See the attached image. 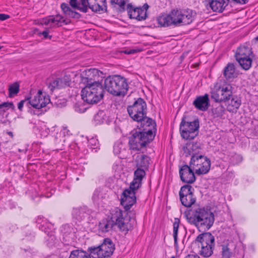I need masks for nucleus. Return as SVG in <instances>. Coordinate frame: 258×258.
<instances>
[{"instance_id":"680f3d73","label":"nucleus","mask_w":258,"mask_h":258,"mask_svg":"<svg viewBox=\"0 0 258 258\" xmlns=\"http://www.w3.org/2000/svg\"><path fill=\"white\" fill-rule=\"evenodd\" d=\"M171 258H175V257H174V256H173L171 257Z\"/></svg>"},{"instance_id":"5701e85b","label":"nucleus","mask_w":258,"mask_h":258,"mask_svg":"<svg viewBox=\"0 0 258 258\" xmlns=\"http://www.w3.org/2000/svg\"><path fill=\"white\" fill-rule=\"evenodd\" d=\"M92 213V211L86 206L74 208L73 210V215L78 220H82L90 215Z\"/></svg>"},{"instance_id":"dca6fc26","label":"nucleus","mask_w":258,"mask_h":258,"mask_svg":"<svg viewBox=\"0 0 258 258\" xmlns=\"http://www.w3.org/2000/svg\"><path fill=\"white\" fill-rule=\"evenodd\" d=\"M148 8L147 4H145L142 7H135L131 4H128L126 6V10L130 19L141 21L147 18V11Z\"/></svg>"},{"instance_id":"412c9836","label":"nucleus","mask_w":258,"mask_h":258,"mask_svg":"<svg viewBox=\"0 0 258 258\" xmlns=\"http://www.w3.org/2000/svg\"><path fill=\"white\" fill-rule=\"evenodd\" d=\"M193 104L198 109L203 111H206L209 106L208 95L205 94L204 96L197 97L194 101Z\"/></svg>"},{"instance_id":"39448f33","label":"nucleus","mask_w":258,"mask_h":258,"mask_svg":"<svg viewBox=\"0 0 258 258\" xmlns=\"http://www.w3.org/2000/svg\"><path fill=\"white\" fill-rule=\"evenodd\" d=\"M193 243L201 246L200 254L205 257H208L213 253L215 247V237L210 232H205L199 234Z\"/></svg>"},{"instance_id":"1a4fd4ad","label":"nucleus","mask_w":258,"mask_h":258,"mask_svg":"<svg viewBox=\"0 0 258 258\" xmlns=\"http://www.w3.org/2000/svg\"><path fill=\"white\" fill-rule=\"evenodd\" d=\"M235 56L236 60L243 69L247 70L251 67V56H252V52L249 45L244 44L238 47Z\"/></svg>"},{"instance_id":"20e7f679","label":"nucleus","mask_w":258,"mask_h":258,"mask_svg":"<svg viewBox=\"0 0 258 258\" xmlns=\"http://www.w3.org/2000/svg\"><path fill=\"white\" fill-rule=\"evenodd\" d=\"M104 89L115 96H124L128 89L126 79L119 75L106 78L104 80Z\"/></svg>"},{"instance_id":"ddd939ff","label":"nucleus","mask_w":258,"mask_h":258,"mask_svg":"<svg viewBox=\"0 0 258 258\" xmlns=\"http://www.w3.org/2000/svg\"><path fill=\"white\" fill-rule=\"evenodd\" d=\"M102 72L96 69L85 70L81 75V83L85 86L102 84Z\"/></svg>"},{"instance_id":"423d86ee","label":"nucleus","mask_w":258,"mask_h":258,"mask_svg":"<svg viewBox=\"0 0 258 258\" xmlns=\"http://www.w3.org/2000/svg\"><path fill=\"white\" fill-rule=\"evenodd\" d=\"M104 89L102 84L84 86L81 91L82 99L88 104L98 103L104 97Z\"/></svg>"},{"instance_id":"0eeeda50","label":"nucleus","mask_w":258,"mask_h":258,"mask_svg":"<svg viewBox=\"0 0 258 258\" xmlns=\"http://www.w3.org/2000/svg\"><path fill=\"white\" fill-rule=\"evenodd\" d=\"M114 248V244L112 240L109 238H105L100 245L90 247L88 251L93 258H106L112 254Z\"/></svg>"},{"instance_id":"aec40b11","label":"nucleus","mask_w":258,"mask_h":258,"mask_svg":"<svg viewBox=\"0 0 258 258\" xmlns=\"http://www.w3.org/2000/svg\"><path fill=\"white\" fill-rule=\"evenodd\" d=\"M89 8L93 12H107L106 0H86Z\"/></svg>"},{"instance_id":"a211bd4d","label":"nucleus","mask_w":258,"mask_h":258,"mask_svg":"<svg viewBox=\"0 0 258 258\" xmlns=\"http://www.w3.org/2000/svg\"><path fill=\"white\" fill-rule=\"evenodd\" d=\"M201 144L198 141H188L182 147L183 154L185 156H198L200 155V152L202 150Z\"/></svg>"},{"instance_id":"49530a36","label":"nucleus","mask_w":258,"mask_h":258,"mask_svg":"<svg viewBox=\"0 0 258 258\" xmlns=\"http://www.w3.org/2000/svg\"><path fill=\"white\" fill-rule=\"evenodd\" d=\"M74 108L75 111L79 113L84 112L85 110L84 108H81V106L79 104H75Z\"/></svg>"},{"instance_id":"f8f14e48","label":"nucleus","mask_w":258,"mask_h":258,"mask_svg":"<svg viewBox=\"0 0 258 258\" xmlns=\"http://www.w3.org/2000/svg\"><path fill=\"white\" fill-rule=\"evenodd\" d=\"M136 201V194H132L127 190H123L120 197V204L124 209L122 212H126L127 216L130 218V222L133 223V225L135 220V213L130 210Z\"/></svg>"},{"instance_id":"a878e982","label":"nucleus","mask_w":258,"mask_h":258,"mask_svg":"<svg viewBox=\"0 0 258 258\" xmlns=\"http://www.w3.org/2000/svg\"><path fill=\"white\" fill-rule=\"evenodd\" d=\"M223 75L227 80H230L236 78L237 74L235 73L234 64L232 63H228L224 69Z\"/></svg>"},{"instance_id":"de8ad7c7","label":"nucleus","mask_w":258,"mask_h":258,"mask_svg":"<svg viewBox=\"0 0 258 258\" xmlns=\"http://www.w3.org/2000/svg\"><path fill=\"white\" fill-rule=\"evenodd\" d=\"M70 5L74 9H77L79 7L77 5V0H70Z\"/></svg>"},{"instance_id":"6e6552de","label":"nucleus","mask_w":258,"mask_h":258,"mask_svg":"<svg viewBox=\"0 0 258 258\" xmlns=\"http://www.w3.org/2000/svg\"><path fill=\"white\" fill-rule=\"evenodd\" d=\"M211 98L217 102L226 101L230 99L232 94V87L230 84L216 83L212 88Z\"/></svg>"},{"instance_id":"6ab92c4d","label":"nucleus","mask_w":258,"mask_h":258,"mask_svg":"<svg viewBox=\"0 0 258 258\" xmlns=\"http://www.w3.org/2000/svg\"><path fill=\"white\" fill-rule=\"evenodd\" d=\"M71 79L69 76L66 75L62 77L57 78L51 81L48 86L51 91L56 89H61L70 86Z\"/></svg>"},{"instance_id":"7ed1b4c3","label":"nucleus","mask_w":258,"mask_h":258,"mask_svg":"<svg viewBox=\"0 0 258 258\" xmlns=\"http://www.w3.org/2000/svg\"><path fill=\"white\" fill-rule=\"evenodd\" d=\"M126 212H122L118 208L112 210L111 218L101 220L99 224V230L102 232L110 231L114 225L117 226L122 231L127 232L133 228V223L130 222V218Z\"/></svg>"},{"instance_id":"09e8293b","label":"nucleus","mask_w":258,"mask_h":258,"mask_svg":"<svg viewBox=\"0 0 258 258\" xmlns=\"http://www.w3.org/2000/svg\"><path fill=\"white\" fill-rule=\"evenodd\" d=\"M48 33H49L48 30H45L43 31L42 32H41L40 34L43 36L44 38H49V39H51V36H49Z\"/></svg>"},{"instance_id":"13d9d810","label":"nucleus","mask_w":258,"mask_h":258,"mask_svg":"<svg viewBox=\"0 0 258 258\" xmlns=\"http://www.w3.org/2000/svg\"><path fill=\"white\" fill-rule=\"evenodd\" d=\"M116 148V146H114V152H115Z\"/></svg>"},{"instance_id":"bb28decb","label":"nucleus","mask_w":258,"mask_h":258,"mask_svg":"<svg viewBox=\"0 0 258 258\" xmlns=\"http://www.w3.org/2000/svg\"><path fill=\"white\" fill-rule=\"evenodd\" d=\"M150 158L145 155L141 154L137 156L136 162L138 167L148 169L150 164Z\"/></svg>"},{"instance_id":"37998d69","label":"nucleus","mask_w":258,"mask_h":258,"mask_svg":"<svg viewBox=\"0 0 258 258\" xmlns=\"http://www.w3.org/2000/svg\"><path fill=\"white\" fill-rule=\"evenodd\" d=\"M89 145L92 148H95L98 144V141L96 138H92L88 140Z\"/></svg>"},{"instance_id":"3c124183","label":"nucleus","mask_w":258,"mask_h":258,"mask_svg":"<svg viewBox=\"0 0 258 258\" xmlns=\"http://www.w3.org/2000/svg\"><path fill=\"white\" fill-rule=\"evenodd\" d=\"M9 18V16L8 15L0 14V20L4 21L7 20Z\"/></svg>"},{"instance_id":"393cba45","label":"nucleus","mask_w":258,"mask_h":258,"mask_svg":"<svg viewBox=\"0 0 258 258\" xmlns=\"http://www.w3.org/2000/svg\"><path fill=\"white\" fill-rule=\"evenodd\" d=\"M229 0H213L210 6L214 12H222L228 4Z\"/></svg>"},{"instance_id":"e433bc0d","label":"nucleus","mask_w":258,"mask_h":258,"mask_svg":"<svg viewBox=\"0 0 258 258\" xmlns=\"http://www.w3.org/2000/svg\"><path fill=\"white\" fill-rule=\"evenodd\" d=\"M10 108L13 109L15 108V106L12 102H4L0 104V114L2 112H5Z\"/></svg>"},{"instance_id":"58836bf2","label":"nucleus","mask_w":258,"mask_h":258,"mask_svg":"<svg viewBox=\"0 0 258 258\" xmlns=\"http://www.w3.org/2000/svg\"><path fill=\"white\" fill-rule=\"evenodd\" d=\"M81 1V6H79L78 8V9L80 11L86 13L88 11V9L89 8L88 5L87 4L86 0H80Z\"/></svg>"},{"instance_id":"6e6d98bb","label":"nucleus","mask_w":258,"mask_h":258,"mask_svg":"<svg viewBox=\"0 0 258 258\" xmlns=\"http://www.w3.org/2000/svg\"><path fill=\"white\" fill-rule=\"evenodd\" d=\"M7 134L10 136L11 137H13V133L12 132H8L7 133Z\"/></svg>"},{"instance_id":"7c9ffc66","label":"nucleus","mask_w":258,"mask_h":258,"mask_svg":"<svg viewBox=\"0 0 258 258\" xmlns=\"http://www.w3.org/2000/svg\"><path fill=\"white\" fill-rule=\"evenodd\" d=\"M141 186L142 181L133 179V180L130 183V187L124 190H127L132 194H136L138 189H139Z\"/></svg>"},{"instance_id":"9b49d317","label":"nucleus","mask_w":258,"mask_h":258,"mask_svg":"<svg viewBox=\"0 0 258 258\" xmlns=\"http://www.w3.org/2000/svg\"><path fill=\"white\" fill-rule=\"evenodd\" d=\"M190 166L198 175L205 174L210 170L211 167L210 160L205 156L201 154L191 157Z\"/></svg>"},{"instance_id":"ea45409f","label":"nucleus","mask_w":258,"mask_h":258,"mask_svg":"<svg viewBox=\"0 0 258 258\" xmlns=\"http://www.w3.org/2000/svg\"><path fill=\"white\" fill-rule=\"evenodd\" d=\"M41 23L42 25H48L50 24V27H54L53 21L52 19V16H49L48 17L43 19L41 20Z\"/></svg>"},{"instance_id":"c85d7f7f","label":"nucleus","mask_w":258,"mask_h":258,"mask_svg":"<svg viewBox=\"0 0 258 258\" xmlns=\"http://www.w3.org/2000/svg\"><path fill=\"white\" fill-rule=\"evenodd\" d=\"M90 253H88L82 249H76L71 251L69 258H91Z\"/></svg>"},{"instance_id":"4c0bfd02","label":"nucleus","mask_w":258,"mask_h":258,"mask_svg":"<svg viewBox=\"0 0 258 258\" xmlns=\"http://www.w3.org/2000/svg\"><path fill=\"white\" fill-rule=\"evenodd\" d=\"M52 19L53 21L54 26L56 25L57 27L61 26L59 23H65V20L63 19V17L60 15H57L55 17L52 16Z\"/></svg>"},{"instance_id":"4d7b16f0","label":"nucleus","mask_w":258,"mask_h":258,"mask_svg":"<svg viewBox=\"0 0 258 258\" xmlns=\"http://www.w3.org/2000/svg\"><path fill=\"white\" fill-rule=\"evenodd\" d=\"M255 41H258V36H257V37H256L255 38Z\"/></svg>"},{"instance_id":"f3484780","label":"nucleus","mask_w":258,"mask_h":258,"mask_svg":"<svg viewBox=\"0 0 258 258\" xmlns=\"http://www.w3.org/2000/svg\"><path fill=\"white\" fill-rule=\"evenodd\" d=\"M194 171L195 170L190 165L181 166L179 171L181 180L183 182L188 184L194 183L196 179Z\"/></svg>"},{"instance_id":"cd10ccee","label":"nucleus","mask_w":258,"mask_h":258,"mask_svg":"<svg viewBox=\"0 0 258 258\" xmlns=\"http://www.w3.org/2000/svg\"><path fill=\"white\" fill-rule=\"evenodd\" d=\"M230 103L227 105V109L230 112H236L241 104V100L236 96H231Z\"/></svg>"},{"instance_id":"c9c22d12","label":"nucleus","mask_w":258,"mask_h":258,"mask_svg":"<svg viewBox=\"0 0 258 258\" xmlns=\"http://www.w3.org/2000/svg\"><path fill=\"white\" fill-rule=\"evenodd\" d=\"M19 85L17 83H15L9 87V96L12 97L13 95L17 94L19 92Z\"/></svg>"},{"instance_id":"4468645a","label":"nucleus","mask_w":258,"mask_h":258,"mask_svg":"<svg viewBox=\"0 0 258 258\" xmlns=\"http://www.w3.org/2000/svg\"><path fill=\"white\" fill-rule=\"evenodd\" d=\"M172 14L175 17L174 22L177 25H187L194 20L197 13L192 10H173Z\"/></svg>"},{"instance_id":"f257e3e1","label":"nucleus","mask_w":258,"mask_h":258,"mask_svg":"<svg viewBox=\"0 0 258 258\" xmlns=\"http://www.w3.org/2000/svg\"><path fill=\"white\" fill-rule=\"evenodd\" d=\"M147 110L146 102L141 98H138L133 105L127 107L130 116L139 122L137 128L131 132L129 138L130 147L133 150H141L155 137L156 123L154 120L147 117Z\"/></svg>"},{"instance_id":"c03bdc74","label":"nucleus","mask_w":258,"mask_h":258,"mask_svg":"<svg viewBox=\"0 0 258 258\" xmlns=\"http://www.w3.org/2000/svg\"><path fill=\"white\" fill-rule=\"evenodd\" d=\"M68 16L73 18L79 19L80 18L81 15L79 13L72 10Z\"/></svg>"},{"instance_id":"052dcab7","label":"nucleus","mask_w":258,"mask_h":258,"mask_svg":"<svg viewBox=\"0 0 258 258\" xmlns=\"http://www.w3.org/2000/svg\"><path fill=\"white\" fill-rule=\"evenodd\" d=\"M2 48V46H0V50Z\"/></svg>"},{"instance_id":"864d4df0","label":"nucleus","mask_w":258,"mask_h":258,"mask_svg":"<svg viewBox=\"0 0 258 258\" xmlns=\"http://www.w3.org/2000/svg\"><path fill=\"white\" fill-rule=\"evenodd\" d=\"M25 101V100H22L18 103V108L19 110H21L22 109Z\"/></svg>"},{"instance_id":"f03ea898","label":"nucleus","mask_w":258,"mask_h":258,"mask_svg":"<svg viewBox=\"0 0 258 258\" xmlns=\"http://www.w3.org/2000/svg\"><path fill=\"white\" fill-rule=\"evenodd\" d=\"M186 219L199 231H206L213 225L215 215L208 207L195 206L186 214Z\"/></svg>"},{"instance_id":"f704fd0d","label":"nucleus","mask_w":258,"mask_h":258,"mask_svg":"<svg viewBox=\"0 0 258 258\" xmlns=\"http://www.w3.org/2000/svg\"><path fill=\"white\" fill-rule=\"evenodd\" d=\"M110 3L112 5H117L119 8L120 12H124L125 10V0H110Z\"/></svg>"},{"instance_id":"4be33fe9","label":"nucleus","mask_w":258,"mask_h":258,"mask_svg":"<svg viewBox=\"0 0 258 258\" xmlns=\"http://www.w3.org/2000/svg\"><path fill=\"white\" fill-rule=\"evenodd\" d=\"M222 258H231L233 256V250L236 245L232 241L221 244Z\"/></svg>"},{"instance_id":"a19ab883","label":"nucleus","mask_w":258,"mask_h":258,"mask_svg":"<svg viewBox=\"0 0 258 258\" xmlns=\"http://www.w3.org/2000/svg\"><path fill=\"white\" fill-rule=\"evenodd\" d=\"M60 7L63 13L67 16L69 15V14L72 10L69 6L68 4L66 3L61 4Z\"/></svg>"},{"instance_id":"5fc2aeb1","label":"nucleus","mask_w":258,"mask_h":258,"mask_svg":"<svg viewBox=\"0 0 258 258\" xmlns=\"http://www.w3.org/2000/svg\"><path fill=\"white\" fill-rule=\"evenodd\" d=\"M185 258H200L198 255L188 254Z\"/></svg>"},{"instance_id":"72a5a7b5","label":"nucleus","mask_w":258,"mask_h":258,"mask_svg":"<svg viewBox=\"0 0 258 258\" xmlns=\"http://www.w3.org/2000/svg\"><path fill=\"white\" fill-rule=\"evenodd\" d=\"M144 169H141V168L138 167L134 172V179L142 181L143 178L146 175Z\"/></svg>"},{"instance_id":"603ef678","label":"nucleus","mask_w":258,"mask_h":258,"mask_svg":"<svg viewBox=\"0 0 258 258\" xmlns=\"http://www.w3.org/2000/svg\"><path fill=\"white\" fill-rule=\"evenodd\" d=\"M232 1L237 4H245L248 2V0H232Z\"/></svg>"},{"instance_id":"2eb2a0df","label":"nucleus","mask_w":258,"mask_h":258,"mask_svg":"<svg viewBox=\"0 0 258 258\" xmlns=\"http://www.w3.org/2000/svg\"><path fill=\"white\" fill-rule=\"evenodd\" d=\"M194 189L189 184L182 186L179 191V198L181 204L185 207H190L196 202L194 197Z\"/></svg>"},{"instance_id":"2f4dec72","label":"nucleus","mask_w":258,"mask_h":258,"mask_svg":"<svg viewBox=\"0 0 258 258\" xmlns=\"http://www.w3.org/2000/svg\"><path fill=\"white\" fill-rule=\"evenodd\" d=\"M212 111L215 117H221L225 114V109L223 105H219L213 108Z\"/></svg>"},{"instance_id":"79ce46f5","label":"nucleus","mask_w":258,"mask_h":258,"mask_svg":"<svg viewBox=\"0 0 258 258\" xmlns=\"http://www.w3.org/2000/svg\"><path fill=\"white\" fill-rule=\"evenodd\" d=\"M39 98L40 94L38 92L37 94L34 97L33 99L29 100V104L34 108L37 109V106H35L34 104H37L38 103V100Z\"/></svg>"},{"instance_id":"b1692460","label":"nucleus","mask_w":258,"mask_h":258,"mask_svg":"<svg viewBox=\"0 0 258 258\" xmlns=\"http://www.w3.org/2000/svg\"><path fill=\"white\" fill-rule=\"evenodd\" d=\"M174 17L172 14V11L168 15H162L157 18V21L159 25L162 27H168L171 25H177L176 23L174 22Z\"/></svg>"},{"instance_id":"9d476101","label":"nucleus","mask_w":258,"mask_h":258,"mask_svg":"<svg viewBox=\"0 0 258 258\" xmlns=\"http://www.w3.org/2000/svg\"><path fill=\"white\" fill-rule=\"evenodd\" d=\"M199 121L198 119L192 121H186L183 117L180 124L181 136L185 140H193L199 133Z\"/></svg>"},{"instance_id":"473e14b6","label":"nucleus","mask_w":258,"mask_h":258,"mask_svg":"<svg viewBox=\"0 0 258 258\" xmlns=\"http://www.w3.org/2000/svg\"><path fill=\"white\" fill-rule=\"evenodd\" d=\"M179 220L177 218L175 219V221L173 223V238H174V245L176 247H177V234H178V230L179 227Z\"/></svg>"},{"instance_id":"a18cd8bd","label":"nucleus","mask_w":258,"mask_h":258,"mask_svg":"<svg viewBox=\"0 0 258 258\" xmlns=\"http://www.w3.org/2000/svg\"><path fill=\"white\" fill-rule=\"evenodd\" d=\"M100 192V190L98 189L95 190L92 197V199L94 201H96L99 199Z\"/></svg>"},{"instance_id":"c756f323","label":"nucleus","mask_w":258,"mask_h":258,"mask_svg":"<svg viewBox=\"0 0 258 258\" xmlns=\"http://www.w3.org/2000/svg\"><path fill=\"white\" fill-rule=\"evenodd\" d=\"M38 93L40 94V98L38 100V103L34 104L35 106H37V109H40L45 107L46 104L49 103L50 99L48 96H44L43 95L42 91L39 90Z\"/></svg>"},{"instance_id":"bf43d9fd","label":"nucleus","mask_w":258,"mask_h":258,"mask_svg":"<svg viewBox=\"0 0 258 258\" xmlns=\"http://www.w3.org/2000/svg\"><path fill=\"white\" fill-rule=\"evenodd\" d=\"M235 158H239V156L237 155L235 156Z\"/></svg>"},{"instance_id":"8fccbe9b","label":"nucleus","mask_w":258,"mask_h":258,"mask_svg":"<svg viewBox=\"0 0 258 258\" xmlns=\"http://www.w3.org/2000/svg\"><path fill=\"white\" fill-rule=\"evenodd\" d=\"M136 52V50L135 49H131L130 50H125L121 51V53H124L126 54L135 53Z\"/></svg>"}]
</instances>
